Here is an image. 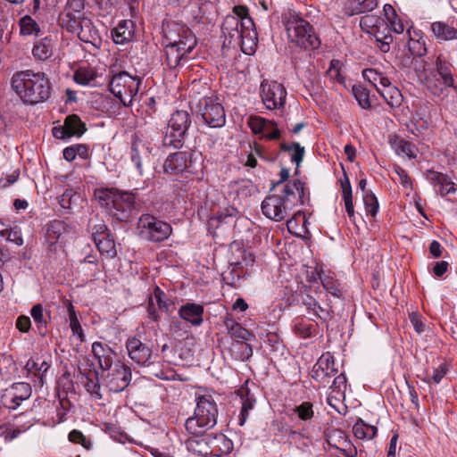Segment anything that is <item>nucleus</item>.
<instances>
[{"label":"nucleus","instance_id":"f257e3e1","mask_svg":"<svg viewBox=\"0 0 457 457\" xmlns=\"http://www.w3.org/2000/svg\"><path fill=\"white\" fill-rule=\"evenodd\" d=\"M94 196L100 206L107 209L109 214L119 221L129 222L140 208L139 199L130 191L101 187L95 189Z\"/></svg>","mask_w":457,"mask_h":457},{"label":"nucleus","instance_id":"f03ea898","mask_svg":"<svg viewBox=\"0 0 457 457\" xmlns=\"http://www.w3.org/2000/svg\"><path fill=\"white\" fill-rule=\"evenodd\" d=\"M12 87L25 104L45 102L51 96L52 84L44 72L25 70L15 72L11 79Z\"/></svg>","mask_w":457,"mask_h":457},{"label":"nucleus","instance_id":"7ed1b4c3","mask_svg":"<svg viewBox=\"0 0 457 457\" xmlns=\"http://www.w3.org/2000/svg\"><path fill=\"white\" fill-rule=\"evenodd\" d=\"M296 193L303 204L304 183L299 179L287 182L283 186L281 194H271L265 197L262 203V213L275 221L284 220L288 215V210L295 205Z\"/></svg>","mask_w":457,"mask_h":457},{"label":"nucleus","instance_id":"20e7f679","mask_svg":"<svg viewBox=\"0 0 457 457\" xmlns=\"http://www.w3.org/2000/svg\"><path fill=\"white\" fill-rule=\"evenodd\" d=\"M283 23L291 42L305 50H314L320 46V39L313 27L298 15L285 16Z\"/></svg>","mask_w":457,"mask_h":457},{"label":"nucleus","instance_id":"39448f33","mask_svg":"<svg viewBox=\"0 0 457 457\" xmlns=\"http://www.w3.org/2000/svg\"><path fill=\"white\" fill-rule=\"evenodd\" d=\"M192 436H193L186 442L187 448L199 455L206 456L212 454L218 456L220 449L215 450V447H218V444L220 443L226 448L223 453H228L232 449V442L223 434H203V432L198 429V433Z\"/></svg>","mask_w":457,"mask_h":457},{"label":"nucleus","instance_id":"423d86ee","mask_svg":"<svg viewBox=\"0 0 457 457\" xmlns=\"http://www.w3.org/2000/svg\"><path fill=\"white\" fill-rule=\"evenodd\" d=\"M190 124L191 119L188 112L179 110L173 112L169 120L168 130L162 137V145L171 146L175 149L181 148Z\"/></svg>","mask_w":457,"mask_h":457},{"label":"nucleus","instance_id":"0eeeda50","mask_svg":"<svg viewBox=\"0 0 457 457\" xmlns=\"http://www.w3.org/2000/svg\"><path fill=\"white\" fill-rule=\"evenodd\" d=\"M194 417L186 421V429L191 435L198 433V428L208 430L217 423L218 408L215 402H197Z\"/></svg>","mask_w":457,"mask_h":457},{"label":"nucleus","instance_id":"6e6552de","mask_svg":"<svg viewBox=\"0 0 457 457\" xmlns=\"http://www.w3.org/2000/svg\"><path fill=\"white\" fill-rule=\"evenodd\" d=\"M137 229L141 238L158 243L166 240L172 232L171 226L150 214H143L138 221Z\"/></svg>","mask_w":457,"mask_h":457},{"label":"nucleus","instance_id":"1a4fd4ad","mask_svg":"<svg viewBox=\"0 0 457 457\" xmlns=\"http://www.w3.org/2000/svg\"><path fill=\"white\" fill-rule=\"evenodd\" d=\"M196 111L204 122L211 128H221L225 125V110L221 104L212 97H204L199 100Z\"/></svg>","mask_w":457,"mask_h":457},{"label":"nucleus","instance_id":"9d476101","mask_svg":"<svg viewBox=\"0 0 457 457\" xmlns=\"http://www.w3.org/2000/svg\"><path fill=\"white\" fill-rule=\"evenodd\" d=\"M61 27L70 33L76 34L78 37L85 43L94 44L100 38L98 30L87 15L79 17L75 21L62 25Z\"/></svg>","mask_w":457,"mask_h":457},{"label":"nucleus","instance_id":"9b49d317","mask_svg":"<svg viewBox=\"0 0 457 457\" xmlns=\"http://www.w3.org/2000/svg\"><path fill=\"white\" fill-rule=\"evenodd\" d=\"M129 358L139 366L148 367L154 363L157 355H154L151 347L137 337H129L126 342Z\"/></svg>","mask_w":457,"mask_h":457},{"label":"nucleus","instance_id":"f8f14e48","mask_svg":"<svg viewBox=\"0 0 457 457\" xmlns=\"http://www.w3.org/2000/svg\"><path fill=\"white\" fill-rule=\"evenodd\" d=\"M287 91L282 84L277 81L262 82V99L270 110L278 109L285 104Z\"/></svg>","mask_w":457,"mask_h":457},{"label":"nucleus","instance_id":"ddd939ff","mask_svg":"<svg viewBox=\"0 0 457 457\" xmlns=\"http://www.w3.org/2000/svg\"><path fill=\"white\" fill-rule=\"evenodd\" d=\"M334 364V357L329 353L322 354L313 366L311 377L316 381L321 382L325 386L330 382V378L337 373Z\"/></svg>","mask_w":457,"mask_h":457},{"label":"nucleus","instance_id":"4468645a","mask_svg":"<svg viewBox=\"0 0 457 457\" xmlns=\"http://www.w3.org/2000/svg\"><path fill=\"white\" fill-rule=\"evenodd\" d=\"M155 304L158 306L159 311L167 314H170L175 309L174 303L167 297L166 294L159 287H154L153 295L149 297L147 307L149 317L154 321H158L160 316L155 309Z\"/></svg>","mask_w":457,"mask_h":457},{"label":"nucleus","instance_id":"2eb2a0df","mask_svg":"<svg viewBox=\"0 0 457 457\" xmlns=\"http://www.w3.org/2000/svg\"><path fill=\"white\" fill-rule=\"evenodd\" d=\"M192 154L187 151L170 154L164 162L163 170L169 174H179L185 171L191 163Z\"/></svg>","mask_w":457,"mask_h":457},{"label":"nucleus","instance_id":"dca6fc26","mask_svg":"<svg viewBox=\"0 0 457 457\" xmlns=\"http://www.w3.org/2000/svg\"><path fill=\"white\" fill-rule=\"evenodd\" d=\"M239 18L233 15H227L222 22L221 30L228 44L239 45L242 39L243 31L239 29Z\"/></svg>","mask_w":457,"mask_h":457},{"label":"nucleus","instance_id":"f3484780","mask_svg":"<svg viewBox=\"0 0 457 457\" xmlns=\"http://www.w3.org/2000/svg\"><path fill=\"white\" fill-rule=\"evenodd\" d=\"M85 4V0H68L63 12L59 16L60 25H64L79 17L87 15L84 12Z\"/></svg>","mask_w":457,"mask_h":457},{"label":"nucleus","instance_id":"a211bd4d","mask_svg":"<svg viewBox=\"0 0 457 457\" xmlns=\"http://www.w3.org/2000/svg\"><path fill=\"white\" fill-rule=\"evenodd\" d=\"M134 32V22L130 20H122L112 29L111 34L116 44H125L132 40Z\"/></svg>","mask_w":457,"mask_h":457},{"label":"nucleus","instance_id":"6ab92c4d","mask_svg":"<svg viewBox=\"0 0 457 457\" xmlns=\"http://www.w3.org/2000/svg\"><path fill=\"white\" fill-rule=\"evenodd\" d=\"M179 313L193 326H200L203 323L204 306L201 304L187 303L179 308Z\"/></svg>","mask_w":457,"mask_h":457},{"label":"nucleus","instance_id":"aec40b11","mask_svg":"<svg viewBox=\"0 0 457 457\" xmlns=\"http://www.w3.org/2000/svg\"><path fill=\"white\" fill-rule=\"evenodd\" d=\"M431 30L435 37L439 41L457 40V28L446 22H433L431 24Z\"/></svg>","mask_w":457,"mask_h":457},{"label":"nucleus","instance_id":"412c9836","mask_svg":"<svg viewBox=\"0 0 457 457\" xmlns=\"http://www.w3.org/2000/svg\"><path fill=\"white\" fill-rule=\"evenodd\" d=\"M127 82H132V76H130L127 71L116 73L112 77V79L109 82V90L117 98L120 99Z\"/></svg>","mask_w":457,"mask_h":457},{"label":"nucleus","instance_id":"4be33fe9","mask_svg":"<svg viewBox=\"0 0 457 457\" xmlns=\"http://www.w3.org/2000/svg\"><path fill=\"white\" fill-rule=\"evenodd\" d=\"M64 125L68 131V137L74 136L80 137L87 130L85 123L81 121L79 116L77 114L67 116L64 120Z\"/></svg>","mask_w":457,"mask_h":457},{"label":"nucleus","instance_id":"5701e85b","mask_svg":"<svg viewBox=\"0 0 457 457\" xmlns=\"http://www.w3.org/2000/svg\"><path fill=\"white\" fill-rule=\"evenodd\" d=\"M353 432L358 439H372L378 433L375 426L368 425L362 419L359 418L353 427Z\"/></svg>","mask_w":457,"mask_h":457},{"label":"nucleus","instance_id":"b1692460","mask_svg":"<svg viewBox=\"0 0 457 457\" xmlns=\"http://www.w3.org/2000/svg\"><path fill=\"white\" fill-rule=\"evenodd\" d=\"M346 378L344 373L337 375L331 385V392L327 400H345Z\"/></svg>","mask_w":457,"mask_h":457},{"label":"nucleus","instance_id":"393cba45","mask_svg":"<svg viewBox=\"0 0 457 457\" xmlns=\"http://www.w3.org/2000/svg\"><path fill=\"white\" fill-rule=\"evenodd\" d=\"M390 144L397 154L407 155L410 159L416 157L414 153V145L403 139L402 137L395 136L394 137L390 138Z\"/></svg>","mask_w":457,"mask_h":457},{"label":"nucleus","instance_id":"a878e982","mask_svg":"<svg viewBox=\"0 0 457 457\" xmlns=\"http://www.w3.org/2000/svg\"><path fill=\"white\" fill-rule=\"evenodd\" d=\"M436 72L443 80V84L445 87H454V79L451 73V70L446 62L442 61L439 55L436 61Z\"/></svg>","mask_w":457,"mask_h":457},{"label":"nucleus","instance_id":"bb28decb","mask_svg":"<svg viewBox=\"0 0 457 457\" xmlns=\"http://www.w3.org/2000/svg\"><path fill=\"white\" fill-rule=\"evenodd\" d=\"M196 46V38L191 30H183L182 37L179 38V43L176 46L179 52L184 56L192 52Z\"/></svg>","mask_w":457,"mask_h":457},{"label":"nucleus","instance_id":"cd10ccee","mask_svg":"<svg viewBox=\"0 0 457 457\" xmlns=\"http://www.w3.org/2000/svg\"><path fill=\"white\" fill-rule=\"evenodd\" d=\"M224 326L232 337L241 340H248L252 334L244 328L239 323L236 322L231 317H226L224 320Z\"/></svg>","mask_w":457,"mask_h":457},{"label":"nucleus","instance_id":"c85d7f7f","mask_svg":"<svg viewBox=\"0 0 457 457\" xmlns=\"http://www.w3.org/2000/svg\"><path fill=\"white\" fill-rule=\"evenodd\" d=\"M239 29L243 31V37L245 38L251 39L252 46H250V50H253V46H256V39L257 33L254 30V22L250 16L245 17L244 19H239Z\"/></svg>","mask_w":457,"mask_h":457},{"label":"nucleus","instance_id":"c756f323","mask_svg":"<svg viewBox=\"0 0 457 457\" xmlns=\"http://www.w3.org/2000/svg\"><path fill=\"white\" fill-rule=\"evenodd\" d=\"M82 200L81 195L71 189H66L62 195L59 196V204L62 206V208L66 210H71L74 206H77L79 204V202Z\"/></svg>","mask_w":457,"mask_h":457},{"label":"nucleus","instance_id":"7c9ffc66","mask_svg":"<svg viewBox=\"0 0 457 457\" xmlns=\"http://www.w3.org/2000/svg\"><path fill=\"white\" fill-rule=\"evenodd\" d=\"M183 30H188V29L175 22L168 23L167 28L164 29V36L169 41L167 46L176 47L179 43V38L182 37Z\"/></svg>","mask_w":457,"mask_h":457},{"label":"nucleus","instance_id":"2f4dec72","mask_svg":"<svg viewBox=\"0 0 457 457\" xmlns=\"http://www.w3.org/2000/svg\"><path fill=\"white\" fill-rule=\"evenodd\" d=\"M20 31L23 36H39L40 28L37 21L29 15H25L19 21Z\"/></svg>","mask_w":457,"mask_h":457},{"label":"nucleus","instance_id":"473e14b6","mask_svg":"<svg viewBox=\"0 0 457 457\" xmlns=\"http://www.w3.org/2000/svg\"><path fill=\"white\" fill-rule=\"evenodd\" d=\"M141 79L137 77H132V82H127L123 89L122 96L120 99L124 106L130 105L133 97L137 94Z\"/></svg>","mask_w":457,"mask_h":457},{"label":"nucleus","instance_id":"72a5a7b5","mask_svg":"<svg viewBox=\"0 0 457 457\" xmlns=\"http://www.w3.org/2000/svg\"><path fill=\"white\" fill-rule=\"evenodd\" d=\"M33 55L40 60H46L53 54L52 40L48 37L43 38L36 44L32 50Z\"/></svg>","mask_w":457,"mask_h":457},{"label":"nucleus","instance_id":"f704fd0d","mask_svg":"<svg viewBox=\"0 0 457 457\" xmlns=\"http://www.w3.org/2000/svg\"><path fill=\"white\" fill-rule=\"evenodd\" d=\"M279 148L283 152L294 151L291 161L296 163L295 173H298V167L304 155V147L301 146L299 143L294 142L291 145L281 143Z\"/></svg>","mask_w":457,"mask_h":457},{"label":"nucleus","instance_id":"c9c22d12","mask_svg":"<svg viewBox=\"0 0 457 457\" xmlns=\"http://www.w3.org/2000/svg\"><path fill=\"white\" fill-rule=\"evenodd\" d=\"M96 72L91 68H79L73 75L74 81L79 85L87 86L95 80Z\"/></svg>","mask_w":457,"mask_h":457},{"label":"nucleus","instance_id":"e433bc0d","mask_svg":"<svg viewBox=\"0 0 457 457\" xmlns=\"http://www.w3.org/2000/svg\"><path fill=\"white\" fill-rule=\"evenodd\" d=\"M363 78L370 82L377 89L382 86L387 85L388 78L374 69H366L362 71Z\"/></svg>","mask_w":457,"mask_h":457},{"label":"nucleus","instance_id":"4c0bfd02","mask_svg":"<svg viewBox=\"0 0 457 457\" xmlns=\"http://www.w3.org/2000/svg\"><path fill=\"white\" fill-rule=\"evenodd\" d=\"M374 37L377 43V47L382 53H388L390 51V45L393 43V36L390 31L377 29L374 32Z\"/></svg>","mask_w":457,"mask_h":457},{"label":"nucleus","instance_id":"58836bf2","mask_svg":"<svg viewBox=\"0 0 457 457\" xmlns=\"http://www.w3.org/2000/svg\"><path fill=\"white\" fill-rule=\"evenodd\" d=\"M407 34L409 36L408 41V51L415 57H424L427 53V47L425 45V41L420 39H412L411 37L410 29L407 30Z\"/></svg>","mask_w":457,"mask_h":457},{"label":"nucleus","instance_id":"ea45409f","mask_svg":"<svg viewBox=\"0 0 457 457\" xmlns=\"http://www.w3.org/2000/svg\"><path fill=\"white\" fill-rule=\"evenodd\" d=\"M317 275L321 281L322 287L328 294L337 298L342 297L343 294L337 280L333 279V278L329 276L322 277L320 273H318Z\"/></svg>","mask_w":457,"mask_h":457},{"label":"nucleus","instance_id":"a19ab883","mask_svg":"<svg viewBox=\"0 0 457 457\" xmlns=\"http://www.w3.org/2000/svg\"><path fill=\"white\" fill-rule=\"evenodd\" d=\"M101 253H106L113 256L116 253L115 243L112 235L104 236L94 241Z\"/></svg>","mask_w":457,"mask_h":457},{"label":"nucleus","instance_id":"79ce46f5","mask_svg":"<svg viewBox=\"0 0 457 457\" xmlns=\"http://www.w3.org/2000/svg\"><path fill=\"white\" fill-rule=\"evenodd\" d=\"M352 91L359 105L362 109H370L371 107L370 102V93L366 88L361 85H353Z\"/></svg>","mask_w":457,"mask_h":457},{"label":"nucleus","instance_id":"37998d69","mask_svg":"<svg viewBox=\"0 0 457 457\" xmlns=\"http://www.w3.org/2000/svg\"><path fill=\"white\" fill-rule=\"evenodd\" d=\"M30 314L37 324V329L41 335L46 334V320L44 317V309L40 303L34 305Z\"/></svg>","mask_w":457,"mask_h":457},{"label":"nucleus","instance_id":"c03bdc74","mask_svg":"<svg viewBox=\"0 0 457 457\" xmlns=\"http://www.w3.org/2000/svg\"><path fill=\"white\" fill-rule=\"evenodd\" d=\"M65 231V223L62 220H55L47 225L46 236L49 240H57Z\"/></svg>","mask_w":457,"mask_h":457},{"label":"nucleus","instance_id":"a18cd8bd","mask_svg":"<svg viewBox=\"0 0 457 457\" xmlns=\"http://www.w3.org/2000/svg\"><path fill=\"white\" fill-rule=\"evenodd\" d=\"M327 442L330 446L341 449V447L347 443L346 436L340 429H333L328 433Z\"/></svg>","mask_w":457,"mask_h":457},{"label":"nucleus","instance_id":"49530a36","mask_svg":"<svg viewBox=\"0 0 457 457\" xmlns=\"http://www.w3.org/2000/svg\"><path fill=\"white\" fill-rule=\"evenodd\" d=\"M89 228L92 232V238L94 241L97 240V238L104 237V236L111 235L107 226L101 220H91L89 221Z\"/></svg>","mask_w":457,"mask_h":457},{"label":"nucleus","instance_id":"de8ad7c7","mask_svg":"<svg viewBox=\"0 0 457 457\" xmlns=\"http://www.w3.org/2000/svg\"><path fill=\"white\" fill-rule=\"evenodd\" d=\"M185 58L187 57L179 52L178 48L173 46H166V60L170 68H176Z\"/></svg>","mask_w":457,"mask_h":457},{"label":"nucleus","instance_id":"09e8293b","mask_svg":"<svg viewBox=\"0 0 457 457\" xmlns=\"http://www.w3.org/2000/svg\"><path fill=\"white\" fill-rule=\"evenodd\" d=\"M316 331V326L309 321L301 320L295 325V332L302 338L311 337Z\"/></svg>","mask_w":457,"mask_h":457},{"label":"nucleus","instance_id":"8fccbe9b","mask_svg":"<svg viewBox=\"0 0 457 457\" xmlns=\"http://www.w3.org/2000/svg\"><path fill=\"white\" fill-rule=\"evenodd\" d=\"M262 135L266 139L278 140L281 137V131L275 121L266 119L265 128Z\"/></svg>","mask_w":457,"mask_h":457},{"label":"nucleus","instance_id":"3c124183","mask_svg":"<svg viewBox=\"0 0 457 457\" xmlns=\"http://www.w3.org/2000/svg\"><path fill=\"white\" fill-rule=\"evenodd\" d=\"M363 202L367 213L376 216L378 211V202L375 195L371 191H368L363 195Z\"/></svg>","mask_w":457,"mask_h":457},{"label":"nucleus","instance_id":"603ef678","mask_svg":"<svg viewBox=\"0 0 457 457\" xmlns=\"http://www.w3.org/2000/svg\"><path fill=\"white\" fill-rule=\"evenodd\" d=\"M12 388L15 390V395L12 400H28L31 395V386L29 383H16Z\"/></svg>","mask_w":457,"mask_h":457},{"label":"nucleus","instance_id":"864d4df0","mask_svg":"<svg viewBox=\"0 0 457 457\" xmlns=\"http://www.w3.org/2000/svg\"><path fill=\"white\" fill-rule=\"evenodd\" d=\"M423 82L427 88L434 95L440 96L445 87L443 84V80L436 78H428V76L423 79Z\"/></svg>","mask_w":457,"mask_h":457},{"label":"nucleus","instance_id":"5fc2aeb1","mask_svg":"<svg viewBox=\"0 0 457 457\" xmlns=\"http://www.w3.org/2000/svg\"><path fill=\"white\" fill-rule=\"evenodd\" d=\"M230 265L233 268L228 272V274L226 275V277H224V279L228 280V284H230L234 287H237V282L243 278V276L241 274L242 271H239V270L241 269L242 262H237L231 263Z\"/></svg>","mask_w":457,"mask_h":457},{"label":"nucleus","instance_id":"6e6d98bb","mask_svg":"<svg viewBox=\"0 0 457 457\" xmlns=\"http://www.w3.org/2000/svg\"><path fill=\"white\" fill-rule=\"evenodd\" d=\"M427 179L429 180L435 187H438L439 188L445 186H449L450 178L443 173L437 171H428L427 175Z\"/></svg>","mask_w":457,"mask_h":457},{"label":"nucleus","instance_id":"4d7b16f0","mask_svg":"<svg viewBox=\"0 0 457 457\" xmlns=\"http://www.w3.org/2000/svg\"><path fill=\"white\" fill-rule=\"evenodd\" d=\"M428 62L423 57H415L412 69L420 81L427 77Z\"/></svg>","mask_w":457,"mask_h":457},{"label":"nucleus","instance_id":"13d9d810","mask_svg":"<svg viewBox=\"0 0 457 457\" xmlns=\"http://www.w3.org/2000/svg\"><path fill=\"white\" fill-rule=\"evenodd\" d=\"M253 389H257V386L254 383L249 384V381H245V384L237 391L234 393L237 394V395L241 400H255L254 399V394L253 393Z\"/></svg>","mask_w":457,"mask_h":457},{"label":"nucleus","instance_id":"bf43d9fd","mask_svg":"<svg viewBox=\"0 0 457 457\" xmlns=\"http://www.w3.org/2000/svg\"><path fill=\"white\" fill-rule=\"evenodd\" d=\"M69 316H70V326L72 330V333L74 335H78L82 341L83 340L82 339V337H83L82 328H81L79 321L77 318V315L73 309V306L71 303H70V307H69Z\"/></svg>","mask_w":457,"mask_h":457},{"label":"nucleus","instance_id":"052dcab7","mask_svg":"<svg viewBox=\"0 0 457 457\" xmlns=\"http://www.w3.org/2000/svg\"><path fill=\"white\" fill-rule=\"evenodd\" d=\"M392 9V17L386 14V19L390 24V30L397 34H402L404 31V25L403 21L397 17L395 10L391 5H388Z\"/></svg>","mask_w":457,"mask_h":457},{"label":"nucleus","instance_id":"680f3d73","mask_svg":"<svg viewBox=\"0 0 457 457\" xmlns=\"http://www.w3.org/2000/svg\"><path fill=\"white\" fill-rule=\"evenodd\" d=\"M301 420H307L313 416L312 405L310 402H303V403L294 409Z\"/></svg>","mask_w":457,"mask_h":457},{"label":"nucleus","instance_id":"e2e57ef3","mask_svg":"<svg viewBox=\"0 0 457 457\" xmlns=\"http://www.w3.org/2000/svg\"><path fill=\"white\" fill-rule=\"evenodd\" d=\"M265 122L266 119L260 116H254L249 118L248 125L253 134H262L263 129L265 128Z\"/></svg>","mask_w":457,"mask_h":457},{"label":"nucleus","instance_id":"0e129e2a","mask_svg":"<svg viewBox=\"0 0 457 457\" xmlns=\"http://www.w3.org/2000/svg\"><path fill=\"white\" fill-rule=\"evenodd\" d=\"M189 396H194L195 400H210L212 398L211 391L205 387H191L189 390Z\"/></svg>","mask_w":457,"mask_h":457},{"label":"nucleus","instance_id":"69168bd1","mask_svg":"<svg viewBox=\"0 0 457 457\" xmlns=\"http://www.w3.org/2000/svg\"><path fill=\"white\" fill-rule=\"evenodd\" d=\"M380 22V18L372 14H366L360 20L361 28L365 30L366 29H373Z\"/></svg>","mask_w":457,"mask_h":457},{"label":"nucleus","instance_id":"338daca9","mask_svg":"<svg viewBox=\"0 0 457 457\" xmlns=\"http://www.w3.org/2000/svg\"><path fill=\"white\" fill-rule=\"evenodd\" d=\"M7 241L14 243L17 246L23 245V238L21 237V231L17 229V228H9L5 237H4Z\"/></svg>","mask_w":457,"mask_h":457},{"label":"nucleus","instance_id":"774afa93","mask_svg":"<svg viewBox=\"0 0 457 457\" xmlns=\"http://www.w3.org/2000/svg\"><path fill=\"white\" fill-rule=\"evenodd\" d=\"M447 371V365L442 363L437 368L434 369L432 375H428V379H431L435 384H438L446 375Z\"/></svg>","mask_w":457,"mask_h":457}]
</instances>
